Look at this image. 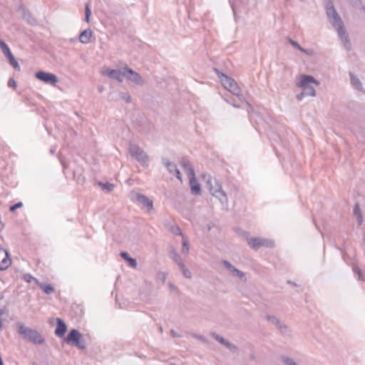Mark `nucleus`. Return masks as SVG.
Returning <instances> with one entry per match:
<instances>
[{"label":"nucleus","instance_id":"58836bf2","mask_svg":"<svg viewBox=\"0 0 365 365\" xmlns=\"http://www.w3.org/2000/svg\"><path fill=\"white\" fill-rule=\"evenodd\" d=\"M353 271L356 274H357L359 280H361V281L364 280L362 271L361 270L360 268H359L357 267H353Z\"/></svg>","mask_w":365,"mask_h":365},{"label":"nucleus","instance_id":"7ed1b4c3","mask_svg":"<svg viewBox=\"0 0 365 365\" xmlns=\"http://www.w3.org/2000/svg\"><path fill=\"white\" fill-rule=\"evenodd\" d=\"M310 83L319 84L312 76L302 75L297 86L302 89V94H304L306 96H315L316 91Z\"/></svg>","mask_w":365,"mask_h":365},{"label":"nucleus","instance_id":"c85d7f7f","mask_svg":"<svg viewBox=\"0 0 365 365\" xmlns=\"http://www.w3.org/2000/svg\"><path fill=\"white\" fill-rule=\"evenodd\" d=\"M182 253L187 255L189 252V242L187 239L185 237L182 238Z\"/></svg>","mask_w":365,"mask_h":365},{"label":"nucleus","instance_id":"79ce46f5","mask_svg":"<svg viewBox=\"0 0 365 365\" xmlns=\"http://www.w3.org/2000/svg\"><path fill=\"white\" fill-rule=\"evenodd\" d=\"M23 203L21 202H19L17 203H15L14 205H11L9 208L10 211L13 212L16 210L17 208H19L22 207Z\"/></svg>","mask_w":365,"mask_h":365},{"label":"nucleus","instance_id":"5fc2aeb1","mask_svg":"<svg viewBox=\"0 0 365 365\" xmlns=\"http://www.w3.org/2000/svg\"><path fill=\"white\" fill-rule=\"evenodd\" d=\"M160 329V332H162V331H163V328H162V327H160V329Z\"/></svg>","mask_w":365,"mask_h":365},{"label":"nucleus","instance_id":"49530a36","mask_svg":"<svg viewBox=\"0 0 365 365\" xmlns=\"http://www.w3.org/2000/svg\"><path fill=\"white\" fill-rule=\"evenodd\" d=\"M195 337H196L197 339H199L202 340V341H204V340H205L204 336H202V335H195Z\"/></svg>","mask_w":365,"mask_h":365},{"label":"nucleus","instance_id":"c756f323","mask_svg":"<svg viewBox=\"0 0 365 365\" xmlns=\"http://www.w3.org/2000/svg\"><path fill=\"white\" fill-rule=\"evenodd\" d=\"M289 43L294 48H297L298 50H299L300 51L303 52V53H308V51L307 50L304 49V48H302L297 41L292 40V38H289Z\"/></svg>","mask_w":365,"mask_h":365},{"label":"nucleus","instance_id":"393cba45","mask_svg":"<svg viewBox=\"0 0 365 365\" xmlns=\"http://www.w3.org/2000/svg\"><path fill=\"white\" fill-rule=\"evenodd\" d=\"M38 284L46 294H50L54 291L53 287L50 284L38 283Z\"/></svg>","mask_w":365,"mask_h":365},{"label":"nucleus","instance_id":"a19ab883","mask_svg":"<svg viewBox=\"0 0 365 365\" xmlns=\"http://www.w3.org/2000/svg\"><path fill=\"white\" fill-rule=\"evenodd\" d=\"M224 346L232 351H237V347L234 344H232V343L229 342L228 341H226V343L225 344Z\"/></svg>","mask_w":365,"mask_h":365},{"label":"nucleus","instance_id":"6e6d98bb","mask_svg":"<svg viewBox=\"0 0 365 365\" xmlns=\"http://www.w3.org/2000/svg\"><path fill=\"white\" fill-rule=\"evenodd\" d=\"M232 11H233L234 14H235V8L233 6H232Z\"/></svg>","mask_w":365,"mask_h":365},{"label":"nucleus","instance_id":"f8f14e48","mask_svg":"<svg viewBox=\"0 0 365 365\" xmlns=\"http://www.w3.org/2000/svg\"><path fill=\"white\" fill-rule=\"evenodd\" d=\"M103 76H108L111 79H115L120 83L123 81L124 78L125 77V71L122 72L118 69H110L109 68H106L105 70L102 72Z\"/></svg>","mask_w":365,"mask_h":365},{"label":"nucleus","instance_id":"6ab92c4d","mask_svg":"<svg viewBox=\"0 0 365 365\" xmlns=\"http://www.w3.org/2000/svg\"><path fill=\"white\" fill-rule=\"evenodd\" d=\"M350 76V83L352 87L355 89H356L359 91L362 92L363 93H365V90L362 86L361 82L359 80V78L354 76L352 73H349Z\"/></svg>","mask_w":365,"mask_h":365},{"label":"nucleus","instance_id":"0eeeda50","mask_svg":"<svg viewBox=\"0 0 365 365\" xmlns=\"http://www.w3.org/2000/svg\"><path fill=\"white\" fill-rule=\"evenodd\" d=\"M326 13L329 18L330 22L334 28L337 29L344 26V23L336 12L332 1H329L326 6Z\"/></svg>","mask_w":365,"mask_h":365},{"label":"nucleus","instance_id":"37998d69","mask_svg":"<svg viewBox=\"0 0 365 365\" xmlns=\"http://www.w3.org/2000/svg\"><path fill=\"white\" fill-rule=\"evenodd\" d=\"M9 87H16V83L14 78H10L8 81Z\"/></svg>","mask_w":365,"mask_h":365},{"label":"nucleus","instance_id":"603ef678","mask_svg":"<svg viewBox=\"0 0 365 365\" xmlns=\"http://www.w3.org/2000/svg\"><path fill=\"white\" fill-rule=\"evenodd\" d=\"M4 314V310L2 309H0V316Z\"/></svg>","mask_w":365,"mask_h":365},{"label":"nucleus","instance_id":"72a5a7b5","mask_svg":"<svg viewBox=\"0 0 365 365\" xmlns=\"http://www.w3.org/2000/svg\"><path fill=\"white\" fill-rule=\"evenodd\" d=\"M234 276H236L237 277H239L240 279H243L244 278H245V274L243 272L237 269V268H234V270H232V272H231Z\"/></svg>","mask_w":365,"mask_h":365},{"label":"nucleus","instance_id":"f257e3e1","mask_svg":"<svg viewBox=\"0 0 365 365\" xmlns=\"http://www.w3.org/2000/svg\"><path fill=\"white\" fill-rule=\"evenodd\" d=\"M17 331L23 339L33 343L34 344H42L45 342L44 338L38 331L26 327L23 323L18 324Z\"/></svg>","mask_w":365,"mask_h":365},{"label":"nucleus","instance_id":"9d476101","mask_svg":"<svg viewBox=\"0 0 365 365\" xmlns=\"http://www.w3.org/2000/svg\"><path fill=\"white\" fill-rule=\"evenodd\" d=\"M35 77L38 80L52 86H55L56 83L58 81L56 75L52 73H48L43 71L36 72Z\"/></svg>","mask_w":365,"mask_h":365},{"label":"nucleus","instance_id":"e433bc0d","mask_svg":"<svg viewBox=\"0 0 365 365\" xmlns=\"http://www.w3.org/2000/svg\"><path fill=\"white\" fill-rule=\"evenodd\" d=\"M221 262L230 272L234 270L235 267L229 261L223 259Z\"/></svg>","mask_w":365,"mask_h":365},{"label":"nucleus","instance_id":"f704fd0d","mask_svg":"<svg viewBox=\"0 0 365 365\" xmlns=\"http://www.w3.org/2000/svg\"><path fill=\"white\" fill-rule=\"evenodd\" d=\"M23 279L29 283H30L31 281H35L37 284L38 283L37 279L34 277L31 274H25L23 277Z\"/></svg>","mask_w":365,"mask_h":365},{"label":"nucleus","instance_id":"412c9836","mask_svg":"<svg viewBox=\"0 0 365 365\" xmlns=\"http://www.w3.org/2000/svg\"><path fill=\"white\" fill-rule=\"evenodd\" d=\"M120 256L126 261L129 265L133 268H135L137 267V261L135 258H133L130 256V255L127 252H121L120 253Z\"/></svg>","mask_w":365,"mask_h":365},{"label":"nucleus","instance_id":"4d7b16f0","mask_svg":"<svg viewBox=\"0 0 365 365\" xmlns=\"http://www.w3.org/2000/svg\"><path fill=\"white\" fill-rule=\"evenodd\" d=\"M2 299H3V297H0V300H1Z\"/></svg>","mask_w":365,"mask_h":365},{"label":"nucleus","instance_id":"423d86ee","mask_svg":"<svg viewBox=\"0 0 365 365\" xmlns=\"http://www.w3.org/2000/svg\"><path fill=\"white\" fill-rule=\"evenodd\" d=\"M215 185L213 186L212 184V180H207V186L209 187L210 192L212 195L218 198L222 204H227L228 202V199L225 192L222 190V185L218 182L216 179H214Z\"/></svg>","mask_w":365,"mask_h":365},{"label":"nucleus","instance_id":"9b49d317","mask_svg":"<svg viewBox=\"0 0 365 365\" xmlns=\"http://www.w3.org/2000/svg\"><path fill=\"white\" fill-rule=\"evenodd\" d=\"M132 200L136 203L141 204L147 208L148 211H150L153 209V202L152 200L148 198L146 195L140 192L132 193Z\"/></svg>","mask_w":365,"mask_h":365},{"label":"nucleus","instance_id":"f03ea898","mask_svg":"<svg viewBox=\"0 0 365 365\" xmlns=\"http://www.w3.org/2000/svg\"><path fill=\"white\" fill-rule=\"evenodd\" d=\"M215 71L216 72L217 77L220 79L223 87L233 95L237 96L240 101H243L244 97L241 93V89L236 81L217 68H215Z\"/></svg>","mask_w":365,"mask_h":365},{"label":"nucleus","instance_id":"bb28decb","mask_svg":"<svg viewBox=\"0 0 365 365\" xmlns=\"http://www.w3.org/2000/svg\"><path fill=\"white\" fill-rule=\"evenodd\" d=\"M99 186L101 187V189L103 191H106L107 192H111L114 188V185L110 182H100L98 183Z\"/></svg>","mask_w":365,"mask_h":365},{"label":"nucleus","instance_id":"7c9ffc66","mask_svg":"<svg viewBox=\"0 0 365 365\" xmlns=\"http://www.w3.org/2000/svg\"><path fill=\"white\" fill-rule=\"evenodd\" d=\"M282 361L285 365H298L297 363L293 359H291L285 356H282Z\"/></svg>","mask_w":365,"mask_h":365},{"label":"nucleus","instance_id":"c9c22d12","mask_svg":"<svg viewBox=\"0 0 365 365\" xmlns=\"http://www.w3.org/2000/svg\"><path fill=\"white\" fill-rule=\"evenodd\" d=\"M225 100L228 103H230V105H232L233 107L235 108H240V106L239 104H237L236 102H235V100L232 98V96H228V97H225Z\"/></svg>","mask_w":365,"mask_h":365},{"label":"nucleus","instance_id":"4468645a","mask_svg":"<svg viewBox=\"0 0 365 365\" xmlns=\"http://www.w3.org/2000/svg\"><path fill=\"white\" fill-rule=\"evenodd\" d=\"M162 163L170 174L175 175L178 180H182L181 173L175 163L165 158H162Z\"/></svg>","mask_w":365,"mask_h":365},{"label":"nucleus","instance_id":"4c0bfd02","mask_svg":"<svg viewBox=\"0 0 365 365\" xmlns=\"http://www.w3.org/2000/svg\"><path fill=\"white\" fill-rule=\"evenodd\" d=\"M212 335L219 343H220L222 345H225V344L227 341L226 339H225L222 336L216 333H212Z\"/></svg>","mask_w":365,"mask_h":365},{"label":"nucleus","instance_id":"864d4df0","mask_svg":"<svg viewBox=\"0 0 365 365\" xmlns=\"http://www.w3.org/2000/svg\"><path fill=\"white\" fill-rule=\"evenodd\" d=\"M2 327V322H1V320L0 319V328Z\"/></svg>","mask_w":365,"mask_h":365},{"label":"nucleus","instance_id":"4be33fe9","mask_svg":"<svg viewBox=\"0 0 365 365\" xmlns=\"http://www.w3.org/2000/svg\"><path fill=\"white\" fill-rule=\"evenodd\" d=\"M267 319L272 323L273 325H275L278 329L282 330L283 329H286L287 327L282 324L280 320L273 315H267L266 317Z\"/></svg>","mask_w":365,"mask_h":365},{"label":"nucleus","instance_id":"39448f33","mask_svg":"<svg viewBox=\"0 0 365 365\" xmlns=\"http://www.w3.org/2000/svg\"><path fill=\"white\" fill-rule=\"evenodd\" d=\"M129 153L144 167L148 166L149 157L138 145H129Z\"/></svg>","mask_w":365,"mask_h":365},{"label":"nucleus","instance_id":"473e14b6","mask_svg":"<svg viewBox=\"0 0 365 365\" xmlns=\"http://www.w3.org/2000/svg\"><path fill=\"white\" fill-rule=\"evenodd\" d=\"M91 15V10L89 7V5L87 4L86 5V8H85V19H84L86 23H89Z\"/></svg>","mask_w":365,"mask_h":365},{"label":"nucleus","instance_id":"a18cd8bd","mask_svg":"<svg viewBox=\"0 0 365 365\" xmlns=\"http://www.w3.org/2000/svg\"><path fill=\"white\" fill-rule=\"evenodd\" d=\"M304 96H306L304 94H302V91L301 93L297 95V98L299 101H302V99Z\"/></svg>","mask_w":365,"mask_h":365},{"label":"nucleus","instance_id":"b1692460","mask_svg":"<svg viewBox=\"0 0 365 365\" xmlns=\"http://www.w3.org/2000/svg\"><path fill=\"white\" fill-rule=\"evenodd\" d=\"M11 263V260L9 258V254L6 252V257L0 262V270L6 269Z\"/></svg>","mask_w":365,"mask_h":365},{"label":"nucleus","instance_id":"a878e982","mask_svg":"<svg viewBox=\"0 0 365 365\" xmlns=\"http://www.w3.org/2000/svg\"><path fill=\"white\" fill-rule=\"evenodd\" d=\"M171 254L173 260L178 264V267H180L181 264H184L182 259L175 250H172Z\"/></svg>","mask_w":365,"mask_h":365},{"label":"nucleus","instance_id":"5701e85b","mask_svg":"<svg viewBox=\"0 0 365 365\" xmlns=\"http://www.w3.org/2000/svg\"><path fill=\"white\" fill-rule=\"evenodd\" d=\"M353 212L357 220L359 225H361L363 222L362 212L358 203L354 205Z\"/></svg>","mask_w":365,"mask_h":365},{"label":"nucleus","instance_id":"cd10ccee","mask_svg":"<svg viewBox=\"0 0 365 365\" xmlns=\"http://www.w3.org/2000/svg\"><path fill=\"white\" fill-rule=\"evenodd\" d=\"M179 269L181 270L185 277L187 279H190L192 277L191 272L186 267L185 264H181L180 267H179Z\"/></svg>","mask_w":365,"mask_h":365},{"label":"nucleus","instance_id":"8fccbe9b","mask_svg":"<svg viewBox=\"0 0 365 365\" xmlns=\"http://www.w3.org/2000/svg\"><path fill=\"white\" fill-rule=\"evenodd\" d=\"M245 103H246V104L247 105V106H248L249 108H250L251 109H252V106H251V104H250V103H248V102H247V101H245Z\"/></svg>","mask_w":365,"mask_h":365},{"label":"nucleus","instance_id":"f3484780","mask_svg":"<svg viewBox=\"0 0 365 365\" xmlns=\"http://www.w3.org/2000/svg\"><path fill=\"white\" fill-rule=\"evenodd\" d=\"M188 178L190 179V185L191 193L195 195H201V185L197 182L195 175H191L190 177H188Z\"/></svg>","mask_w":365,"mask_h":365},{"label":"nucleus","instance_id":"2eb2a0df","mask_svg":"<svg viewBox=\"0 0 365 365\" xmlns=\"http://www.w3.org/2000/svg\"><path fill=\"white\" fill-rule=\"evenodd\" d=\"M338 35L341 38L344 46L346 51H350L351 48V44L349 38V35L346 32V29L344 28V25L336 29Z\"/></svg>","mask_w":365,"mask_h":365},{"label":"nucleus","instance_id":"dca6fc26","mask_svg":"<svg viewBox=\"0 0 365 365\" xmlns=\"http://www.w3.org/2000/svg\"><path fill=\"white\" fill-rule=\"evenodd\" d=\"M67 331V325L61 318H56V327L54 334L58 337H62Z\"/></svg>","mask_w":365,"mask_h":365},{"label":"nucleus","instance_id":"aec40b11","mask_svg":"<svg viewBox=\"0 0 365 365\" xmlns=\"http://www.w3.org/2000/svg\"><path fill=\"white\" fill-rule=\"evenodd\" d=\"M93 32L91 29H87L81 32L79 34V41L81 43L87 44L91 41Z\"/></svg>","mask_w":365,"mask_h":365},{"label":"nucleus","instance_id":"c03bdc74","mask_svg":"<svg viewBox=\"0 0 365 365\" xmlns=\"http://www.w3.org/2000/svg\"><path fill=\"white\" fill-rule=\"evenodd\" d=\"M170 334L173 337H180V335L178 334L174 329H171Z\"/></svg>","mask_w":365,"mask_h":365},{"label":"nucleus","instance_id":"6e6552de","mask_svg":"<svg viewBox=\"0 0 365 365\" xmlns=\"http://www.w3.org/2000/svg\"><path fill=\"white\" fill-rule=\"evenodd\" d=\"M247 242L248 245L255 250H257L261 247H273L274 246L273 240L262 237H247Z\"/></svg>","mask_w":365,"mask_h":365},{"label":"nucleus","instance_id":"ddd939ff","mask_svg":"<svg viewBox=\"0 0 365 365\" xmlns=\"http://www.w3.org/2000/svg\"><path fill=\"white\" fill-rule=\"evenodd\" d=\"M123 70L125 71V78L128 80L135 83L137 85H143L144 83V80L141 76L132 68H129L128 66H125L123 68Z\"/></svg>","mask_w":365,"mask_h":365},{"label":"nucleus","instance_id":"de8ad7c7","mask_svg":"<svg viewBox=\"0 0 365 365\" xmlns=\"http://www.w3.org/2000/svg\"><path fill=\"white\" fill-rule=\"evenodd\" d=\"M287 283L290 284H292V286H294V287L297 286V284L294 282H292V281H290V280L287 281Z\"/></svg>","mask_w":365,"mask_h":365},{"label":"nucleus","instance_id":"a211bd4d","mask_svg":"<svg viewBox=\"0 0 365 365\" xmlns=\"http://www.w3.org/2000/svg\"><path fill=\"white\" fill-rule=\"evenodd\" d=\"M180 165L187 173V177L195 175L194 168L187 157L185 156L182 158Z\"/></svg>","mask_w":365,"mask_h":365},{"label":"nucleus","instance_id":"3c124183","mask_svg":"<svg viewBox=\"0 0 365 365\" xmlns=\"http://www.w3.org/2000/svg\"><path fill=\"white\" fill-rule=\"evenodd\" d=\"M54 152H55V150H54L53 148H51V149L50 150V153H51V154H53V153H54Z\"/></svg>","mask_w":365,"mask_h":365},{"label":"nucleus","instance_id":"20e7f679","mask_svg":"<svg viewBox=\"0 0 365 365\" xmlns=\"http://www.w3.org/2000/svg\"><path fill=\"white\" fill-rule=\"evenodd\" d=\"M64 341L67 344L76 346L79 349L83 350L86 348L83 335L76 329H72L69 331L67 336L64 338Z\"/></svg>","mask_w":365,"mask_h":365},{"label":"nucleus","instance_id":"2f4dec72","mask_svg":"<svg viewBox=\"0 0 365 365\" xmlns=\"http://www.w3.org/2000/svg\"><path fill=\"white\" fill-rule=\"evenodd\" d=\"M119 96L120 98L125 101L127 103H131L132 98L128 92H120Z\"/></svg>","mask_w":365,"mask_h":365},{"label":"nucleus","instance_id":"09e8293b","mask_svg":"<svg viewBox=\"0 0 365 365\" xmlns=\"http://www.w3.org/2000/svg\"><path fill=\"white\" fill-rule=\"evenodd\" d=\"M160 274L162 275V279L164 281L166 278L165 274L164 272H161Z\"/></svg>","mask_w":365,"mask_h":365},{"label":"nucleus","instance_id":"ea45409f","mask_svg":"<svg viewBox=\"0 0 365 365\" xmlns=\"http://www.w3.org/2000/svg\"><path fill=\"white\" fill-rule=\"evenodd\" d=\"M171 232L175 235H181L182 238L184 237L181 229L178 226L172 227Z\"/></svg>","mask_w":365,"mask_h":365},{"label":"nucleus","instance_id":"1a4fd4ad","mask_svg":"<svg viewBox=\"0 0 365 365\" xmlns=\"http://www.w3.org/2000/svg\"><path fill=\"white\" fill-rule=\"evenodd\" d=\"M0 48L4 54L5 57L8 59L11 66L17 71H20V66L19 62L12 54L9 46L4 40L0 39Z\"/></svg>","mask_w":365,"mask_h":365}]
</instances>
